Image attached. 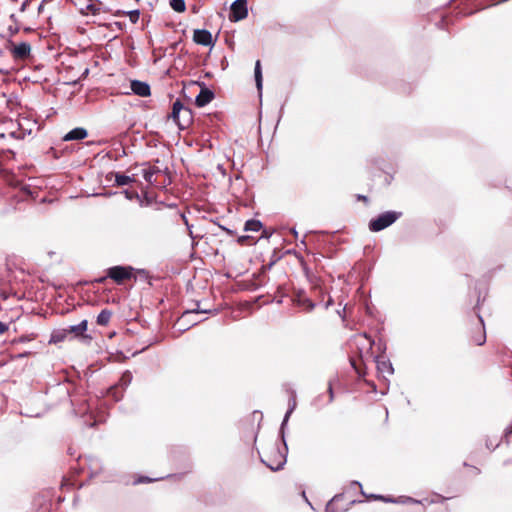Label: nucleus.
I'll list each match as a JSON object with an SVG mask.
<instances>
[{
	"mask_svg": "<svg viewBox=\"0 0 512 512\" xmlns=\"http://www.w3.org/2000/svg\"><path fill=\"white\" fill-rule=\"evenodd\" d=\"M159 172H160V169L158 167L152 166L143 171V177L149 184H153L154 182H156V179H154L153 177L155 174H157Z\"/></svg>",
	"mask_w": 512,
	"mask_h": 512,
	"instance_id": "f3484780",
	"label": "nucleus"
},
{
	"mask_svg": "<svg viewBox=\"0 0 512 512\" xmlns=\"http://www.w3.org/2000/svg\"><path fill=\"white\" fill-rule=\"evenodd\" d=\"M123 392L124 390H122L119 385H113L112 387L109 388L108 390V395L110 397H112L115 401H119L122 399L123 397Z\"/></svg>",
	"mask_w": 512,
	"mask_h": 512,
	"instance_id": "5701e85b",
	"label": "nucleus"
},
{
	"mask_svg": "<svg viewBox=\"0 0 512 512\" xmlns=\"http://www.w3.org/2000/svg\"><path fill=\"white\" fill-rule=\"evenodd\" d=\"M193 41L203 46H213L212 34L206 29H196L193 32Z\"/></svg>",
	"mask_w": 512,
	"mask_h": 512,
	"instance_id": "1a4fd4ad",
	"label": "nucleus"
},
{
	"mask_svg": "<svg viewBox=\"0 0 512 512\" xmlns=\"http://www.w3.org/2000/svg\"><path fill=\"white\" fill-rule=\"evenodd\" d=\"M67 334L66 329L54 331L51 335L50 343L62 342L66 338Z\"/></svg>",
	"mask_w": 512,
	"mask_h": 512,
	"instance_id": "393cba45",
	"label": "nucleus"
},
{
	"mask_svg": "<svg viewBox=\"0 0 512 512\" xmlns=\"http://www.w3.org/2000/svg\"><path fill=\"white\" fill-rule=\"evenodd\" d=\"M251 239H252V237H250V236H240L237 241L241 245H246V244H250L249 240H251Z\"/></svg>",
	"mask_w": 512,
	"mask_h": 512,
	"instance_id": "c85d7f7f",
	"label": "nucleus"
},
{
	"mask_svg": "<svg viewBox=\"0 0 512 512\" xmlns=\"http://www.w3.org/2000/svg\"><path fill=\"white\" fill-rule=\"evenodd\" d=\"M100 6H101L100 3L89 4V5H87L86 11L84 13H86V14L91 13L92 15L99 14L100 10H101Z\"/></svg>",
	"mask_w": 512,
	"mask_h": 512,
	"instance_id": "cd10ccee",
	"label": "nucleus"
},
{
	"mask_svg": "<svg viewBox=\"0 0 512 512\" xmlns=\"http://www.w3.org/2000/svg\"><path fill=\"white\" fill-rule=\"evenodd\" d=\"M248 15L247 0H236L230 8L229 20L238 22L245 19Z\"/></svg>",
	"mask_w": 512,
	"mask_h": 512,
	"instance_id": "6e6552de",
	"label": "nucleus"
},
{
	"mask_svg": "<svg viewBox=\"0 0 512 512\" xmlns=\"http://www.w3.org/2000/svg\"><path fill=\"white\" fill-rule=\"evenodd\" d=\"M115 15L121 16V15H127L132 23H136L139 20L140 12L138 9L131 10V11H122L117 10Z\"/></svg>",
	"mask_w": 512,
	"mask_h": 512,
	"instance_id": "aec40b11",
	"label": "nucleus"
},
{
	"mask_svg": "<svg viewBox=\"0 0 512 512\" xmlns=\"http://www.w3.org/2000/svg\"><path fill=\"white\" fill-rule=\"evenodd\" d=\"M409 501L410 502H413V503H419V501L415 500V499H412V498H409Z\"/></svg>",
	"mask_w": 512,
	"mask_h": 512,
	"instance_id": "a19ab883",
	"label": "nucleus"
},
{
	"mask_svg": "<svg viewBox=\"0 0 512 512\" xmlns=\"http://www.w3.org/2000/svg\"><path fill=\"white\" fill-rule=\"evenodd\" d=\"M163 479V477H159V478H150V477H147V476H139L137 478H135L132 482L133 485H138V484H143V483H152L154 481H158V480H161Z\"/></svg>",
	"mask_w": 512,
	"mask_h": 512,
	"instance_id": "bb28decb",
	"label": "nucleus"
},
{
	"mask_svg": "<svg viewBox=\"0 0 512 512\" xmlns=\"http://www.w3.org/2000/svg\"><path fill=\"white\" fill-rule=\"evenodd\" d=\"M512 434V425L505 430L504 437L508 439V437Z\"/></svg>",
	"mask_w": 512,
	"mask_h": 512,
	"instance_id": "f704fd0d",
	"label": "nucleus"
},
{
	"mask_svg": "<svg viewBox=\"0 0 512 512\" xmlns=\"http://www.w3.org/2000/svg\"><path fill=\"white\" fill-rule=\"evenodd\" d=\"M272 265H273V263H270V264H269V265H267V266H262L261 271H260V273H259L258 277H259V278H260V277H262V276L264 275L265 271H266L267 269L271 268V266H272Z\"/></svg>",
	"mask_w": 512,
	"mask_h": 512,
	"instance_id": "2f4dec72",
	"label": "nucleus"
},
{
	"mask_svg": "<svg viewBox=\"0 0 512 512\" xmlns=\"http://www.w3.org/2000/svg\"><path fill=\"white\" fill-rule=\"evenodd\" d=\"M297 303L299 306L303 307L305 311H311L314 308V303L304 295H298Z\"/></svg>",
	"mask_w": 512,
	"mask_h": 512,
	"instance_id": "6ab92c4d",
	"label": "nucleus"
},
{
	"mask_svg": "<svg viewBox=\"0 0 512 512\" xmlns=\"http://www.w3.org/2000/svg\"><path fill=\"white\" fill-rule=\"evenodd\" d=\"M261 462L272 471H277L283 467L286 462L285 455L281 452L277 441H269L261 445L258 450Z\"/></svg>",
	"mask_w": 512,
	"mask_h": 512,
	"instance_id": "f03ea898",
	"label": "nucleus"
},
{
	"mask_svg": "<svg viewBox=\"0 0 512 512\" xmlns=\"http://www.w3.org/2000/svg\"><path fill=\"white\" fill-rule=\"evenodd\" d=\"M113 312L109 309H103L97 316L96 323L100 326H107L111 320Z\"/></svg>",
	"mask_w": 512,
	"mask_h": 512,
	"instance_id": "dca6fc26",
	"label": "nucleus"
},
{
	"mask_svg": "<svg viewBox=\"0 0 512 512\" xmlns=\"http://www.w3.org/2000/svg\"><path fill=\"white\" fill-rule=\"evenodd\" d=\"M114 176H115V182H116L117 186L128 185L135 181V179L133 177L126 176V175H123L120 173H115Z\"/></svg>",
	"mask_w": 512,
	"mask_h": 512,
	"instance_id": "412c9836",
	"label": "nucleus"
},
{
	"mask_svg": "<svg viewBox=\"0 0 512 512\" xmlns=\"http://www.w3.org/2000/svg\"><path fill=\"white\" fill-rule=\"evenodd\" d=\"M170 6L172 9L178 13H182L186 10V5L184 0H171Z\"/></svg>",
	"mask_w": 512,
	"mask_h": 512,
	"instance_id": "a878e982",
	"label": "nucleus"
},
{
	"mask_svg": "<svg viewBox=\"0 0 512 512\" xmlns=\"http://www.w3.org/2000/svg\"><path fill=\"white\" fill-rule=\"evenodd\" d=\"M29 354H30L29 352H26V353H24V354H20L18 357H24V356H27V355H29Z\"/></svg>",
	"mask_w": 512,
	"mask_h": 512,
	"instance_id": "ea45409f",
	"label": "nucleus"
},
{
	"mask_svg": "<svg viewBox=\"0 0 512 512\" xmlns=\"http://www.w3.org/2000/svg\"><path fill=\"white\" fill-rule=\"evenodd\" d=\"M8 330V326L0 321V334L5 333Z\"/></svg>",
	"mask_w": 512,
	"mask_h": 512,
	"instance_id": "473e14b6",
	"label": "nucleus"
},
{
	"mask_svg": "<svg viewBox=\"0 0 512 512\" xmlns=\"http://www.w3.org/2000/svg\"><path fill=\"white\" fill-rule=\"evenodd\" d=\"M132 381V374L130 371H126L122 374L119 382L116 385H119V387L124 390Z\"/></svg>",
	"mask_w": 512,
	"mask_h": 512,
	"instance_id": "b1692460",
	"label": "nucleus"
},
{
	"mask_svg": "<svg viewBox=\"0 0 512 512\" xmlns=\"http://www.w3.org/2000/svg\"><path fill=\"white\" fill-rule=\"evenodd\" d=\"M29 197H33L31 189L28 186H23L17 194L10 197L9 201L11 205H15L14 209H16L17 204L26 201Z\"/></svg>",
	"mask_w": 512,
	"mask_h": 512,
	"instance_id": "9d476101",
	"label": "nucleus"
},
{
	"mask_svg": "<svg viewBox=\"0 0 512 512\" xmlns=\"http://www.w3.org/2000/svg\"><path fill=\"white\" fill-rule=\"evenodd\" d=\"M88 136V131L83 127H77L69 131L63 137V141L83 140Z\"/></svg>",
	"mask_w": 512,
	"mask_h": 512,
	"instance_id": "4468645a",
	"label": "nucleus"
},
{
	"mask_svg": "<svg viewBox=\"0 0 512 512\" xmlns=\"http://www.w3.org/2000/svg\"><path fill=\"white\" fill-rule=\"evenodd\" d=\"M374 498H375V499H378V500H381V501H384V502H393V500H392V499L387 498V497H385V496H375Z\"/></svg>",
	"mask_w": 512,
	"mask_h": 512,
	"instance_id": "72a5a7b5",
	"label": "nucleus"
},
{
	"mask_svg": "<svg viewBox=\"0 0 512 512\" xmlns=\"http://www.w3.org/2000/svg\"><path fill=\"white\" fill-rule=\"evenodd\" d=\"M106 280V277H102L99 280H97L99 283H103Z\"/></svg>",
	"mask_w": 512,
	"mask_h": 512,
	"instance_id": "58836bf2",
	"label": "nucleus"
},
{
	"mask_svg": "<svg viewBox=\"0 0 512 512\" xmlns=\"http://www.w3.org/2000/svg\"><path fill=\"white\" fill-rule=\"evenodd\" d=\"M262 228V223L259 220L251 219L245 223L244 230L258 232Z\"/></svg>",
	"mask_w": 512,
	"mask_h": 512,
	"instance_id": "4be33fe9",
	"label": "nucleus"
},
{
	"mask_svg": "<svg viewBox=\"0 0 512 512\" xmlns=\"http://www.w3.org/2000/svg\"><path fill=\"white\" fill-rule=\"evenodd\" d=\"M402 216L401 212L386 211L369 221L368 227L372 232H379L391 226Z\"/></svg>",
	"mask_w": 512,
	"mask_h": 512,
	"instance_id": "39448f33",
	"label": "nucleus"
},
{
	"mask_svg": "<svg viewBox=\"0 0 512 512\" xmlns=\"http://www.w3.org/2000/svg\"><path fill=\"white\" fill-rule=\"evenodd\" d=\"M356 199L358 201L363 202L364 204H368L369 203V198L367 196H365V195L357 194L356 195Z\"/></svg>",
	"mask_w": 512,
	"mask_h": 512,
	"instance_id": "c756f323",
	"label": "nucleus"
},
{
	"mask_svg": "<svg viewBox=\"0 0 512 512\" xmlns=\"http://www.w3.org/2000/svg\"><path fill=\"white\" fill-rule=\"evenodd\" d=\"M168 118L172 119L181 130L188 128L193 122L192 111L188 107L184 106L179 99L173 103L172 110L168 115Z\"/></svg>",
	"mask_w": 512,
	"mask_h": 512,
	"instance_id": "7ed1b4c3",
	"label": "nucleus"
},
{
	"mask_svg": "<svg viewBox=\"0 0 512 512\" xmlns=\"http://www.w3.org/2000/svg\"><path fill=\"white\" fill-rule=\"evenodd\" d=\"M214 99V93L208 88H202L195 99L198 107H204Z\"/></svg>",
	"mask_w": 512,
	"mask_h": 512,
	"instance_id": "ddd939ff",
	"label": "nucleus"
},
{
	"mask_svg": "<svg viewBox=\"0 0 512 512\" xmlns=\"http://www.w3.org/2000/svg\"><path fill=\"white\" fill-rule=\"evenodd\" d=\"M301 266L306 274H308V267L303 259H301Z\"/></svg>",
	"mask_w": 512,
	"mask_h": 512,
	"instance_id": "c9c22d12",
	"label": "nucleus"
},
{
	"mask_svg": "<svg viewBox=\"0 0 512 512\" xmlns=\"http://www.w3.org/2000/svg\"><path fill=\"white\" fill-rule=\"evenodd\" d=\"M136 2H139V0H136Z\"/></svg>",
	"mask_w": 512,
	"mask_h": 512,
	"instance_id": "79ce46f5",
	"label": "nucleus"
},
{
	"mask_svg": "<svg viewBox=\"0 0 512 512\" xmlns=\"http://www.w3.org/2000/svg\"><path fill=\"white\" fill-rule=\"evenodd\" d=\"M254 75H255V81H256L257 89L259 91H261L262 90L263 77H262V70H261V62H260V60H257L256 63H255Z\"/></svg>",
	"mask_w": 512,
	"mask_h": 512,
	"instance_id": "a211bd4d",
	"label": "nucleus"
},
{
	"mask_svg": "<svg viewBox=\"0 0 512 512\" xmlns=\"http://www.w3.org/2000/svg\"><path fill=\"white\" fill-rule=\"evenodd\" d=\"M107 277L118 285H122L132 278L136 279L133 268L130 266H113L107 270Z\"/></svg>",
	"mask_w": 512,
	"mask_h": 512,
	"instance_id": "423d86ee",
	"label": "nucleus"
},
{
	"mask_svg": "<svg viewBox=\"0 0 512 512\" xmlns=\"http://www.w3.org/2000/svg\"><path fill=\"white\" fill-rule=\"evenodd\" d=\"M445 499H446V498H444V497H442V496H440V495H437V501H443V500H445ZM432 502H434V500H433ZM435 502H436V500H435Z\"/></svg>",
	"mask_w": 512,
	"mask_h": 512,
	"instance_id": "4c0bfd02",
	"label": "nucleus"
},
{
	"mask_svg": "<svg viewBox=\"0 0 512 512\" xmlns=\"http://www.w3.org/2000/svg\"><path fill=\"white\" fill-rule=\"evenodd\" d=\"M352 343L355 346L358 358H350L351 366L359 376H364L366 372L363 368V358L372 353L374 340L366 333H362L354 335Z\"/></svg>",
	"mask_w": 512,
	"mask_h": 512,
	"instance_id": "f257e3e1",
	"label": "nucleus"
},
{
	"mask_svg": "<svg viewBox=\"0 0 512 512\" xmlns=\"http://www.w3.org/2000/svg\"><path fill=\"white\" fill-rule=\"evenodd\" d=\"M376 366H377V371L383 377H386V376H389V375L393 374L394 370H393L392 364L390 363V361L388 359H386L383 356L377 357V359H376Z\"/></svg>",
	"mask_w": 512,
	"mask_h": 512,
	"instance_id": "f8f14e48",
	"label": "nucleus"
},
{
	"mask_svg": "<svg viewBox=\"0 0 512 512\" xmlns=\"http://www.w3.org/2000/svg\"><path fill=\"white\" fill-rule=\"evenodd\" d=\"M131 90L134 94L141 97H148L151 94L150 86L146 82L139 80L131 81Z\"/></svg>",
	"mask_w": 512,
	"mask_h": 512,
	"instance_id": "9b49d317",
	"label": "nucleus"
},
{
	"mask_svg": "<svg viewBox=\"0 0 512 512\" xmlns=\"http://www.w3.org/2000/svg\"><path fill=\"white\" fill-rule=\"evenodd\" d=\"M466 335L472 345L482 346L486 342L485 325L480 316L468 324Z\"/></svg>",
	"mask_w": 512,
	"mask_h": 512,
	"instance_id": "20e7f679",
	"label": "nucleus"
},
{
	"mask_svg": "<svg viewBox=\"0 0 512 512\" xmlns=\"http://www.w3.org/2000/svg\"><path fill=\"white\" fill-rule=\"evenodd\" d=\"M87 325V320H83L78 325L70 326L68 329H66V331L68 334H74L75 336H83L85 331L87 330Z\"/></svg>",
	"mask_w": 512,
	"mask_h": 512,
	"instance_id": "2eb2a0df",
	"label": "nucleus"
},
{
	"mask_svg": "<svg viewBox=\"0 0 512 512\" xmlns=\"http://www.w3.org/2000/svg\"><path fill=\"white\" fill-rule=\"evenodd\" d=\"M29 3H30V2H29L28 0H26V1L22 4V6H21V10H22V11H24V10L26 9V7L29 5Z\"/></svg>",
	"mask_w": 512,
	"mask_h": 512,
	"instance_id": "e433bc0d",
	"label": "nucleus"
},
{
	"mask_svg": "<svg viewBox=\"0 0 512 512\" xmlns=\"http://www.w3.org/2000/svg\"><path fill=\"white\" fill-rule=\"evenodd\" d=\"M7 49L15 60H26L31 55V46L27 42L16 44L10 41L8 43Z\"/></svg>",
	"mask_w": 512,
	"mask_h": 512,
	"instance_id": "0eeeda50",
	"label": "nucleus"
},
{
	"mask_svg": "<svg viewBox=\"0 0 512 512\" xmlns=\"http://www.w3.org/2000/svg\"><path fill=\"white\" fill-rule=\"evenodd\" d=\"M328 392H329V401L332 402L334 399V393H333V387H332L331 383H329V385H328Z\"/></svg>",
	"mask_w": 512,
	"mask_h": 512,
	"instance_id": "7c9ffc66",
	"label": "nucleus"
}]
</instances>
